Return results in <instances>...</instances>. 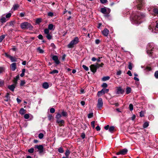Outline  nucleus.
Here are the masks:
<instances>
[{
    "label": "nucleus",
    "instance_id": "f257e3e1",
    "mask_svg": "<svg viewBox=\"0 0 158 158\" xmlns=\"http://www.w3.org/2000/svg\"><path fill=\"white\" fill-rule=\"evenodd\" d=\"M148 54L152 58L158 57V48L154 45L153 43L148 44L147 48Z\"/></svg>",
    "mask_w": 158,
    "mask_h": 158
},
{
    "label": "nucleus",
    "instance_id": "f03ea898",
    "mask_svg": "<svg viewBox=\"0 0 158 158\" xmlns=\"http://www.w3.org/2000/svg\"><path fill=\"white\" fill-rule=\"evenodd\" d=\"M146 17L145 13L140 12H137L132 16V23L133 24H139L144 20Z\"/></svg>",
    "mask_w": 158,
    "mask_h": 158
},
{
    "label": "nucleus",
    "instance_id": "7ed1b4c3",
    "mask_svg": "<svg viewBox=\"0 0 158 158\" xmlns=\"http://www.w3.org/2000/svg\"><path fill=\"white\" fill-rule=\"evenodd\" d=\"M21 28L23 29H29L31 30L33 29L32 26L30 23L27 22H25L21 23Z\"/></svg>",
    "mask_w": 158,
    "mask_h": 158
},
{
    "label": "nucleus",
    "instance_id": "20e7f679",
    "mask_svg": "<svg viewBox=\"0 0 158 158\" xmlns=\"http://www.w3.org/2000/svg\"><path fill=\"white\" fill-rule=\"evenodd\" d=\"M79 42V40L78 38V37H76L68 44L67 47L69 48H73L74 47V45L77 44Z\"/></svg>",
    "mask_w": 158,
    "mask_h": 158
},
{
    "label": "nucleus",
    "instance_id": "39448f33",
    "mask_svg": "<svg viewBox=\"0 0 158 158\" xmlns=\"http://www.w3.org/2000/svg\"><path fill=\"white\" fill-rule=\"evenodd\" d=\"M136 6L137 9L139 10H141L142 9L143 5L145 4V2L144 0H137L135 2Z\"/></svg>",
    "mask_w": 158,
    "mask_h": 158
},
{
    "label": "nucleus",
    "instance_id": "423d86ee",
    "mask_svg": "<svg viewBox=\"0 0 158 158\" xmlns=\"http://www.w3.org/2000/svg\"><path fill=\"white\" fill-rule=\"evenodd\" d=\"M152 9V13H151L152 14L154 15H156L158 14V7H157L156 6L154 7H151L148 9V10L149 12H151V9Z\"/></svg>",
    "mask_w": 158,
    "mask_h": 158
},
{
    "label": "nucleus",
    "instance_id": "0eeeda50",
    "mask_svg": "<svg viewBox=\"0 0 158 158\" xmlns=\"http://www.w3.org/2000/svg\"><path fill=\"white\" fill-rule=\"evenodd\" d=\"M100 11L103 14L107 15L110 12V10L109 8L104 7L101 9Z\"/></svg>",
    "mask_w": 158,
    "mask_h": 158
},
{
    "label": "nucleus",
    "instance_id": "6e6552de",
    "mask_svg": "<svg viewBox=\"0 0 158 158\" xmlns=\"http://www.w3.org/2000/svg\"><path fill=\"white\" fill-rule=\"evenodd\" d=\"M149 29L150 30H152V31L154 33H158V22L156 23L155 27L152 28V26L150 25L149 27Z\"/></svg>",
    "mask_w": 158,
    "mask_h": 158
},
{
    "label": "nucleus",
    "instance_id": "1a4fd4ad",
    "mask_svg": "<svg viewBox=\"0 0 158 158\" xmlns=\"http://www.w3.org/2000/svg\"><path fill=\"white\" fill-rule=\"evenodd\" d=\"M44 33L46 35V37L48 40H51L52 39V35L49 34V30L48 29H45L44 30Z\"/></svg>",
    "mask_w": 158,
    "mask_h": 158
},
{
    "label": "nucleus",
    "instance_id": "9d476101",
    "mask_svg": "<svg viewBox=\"0 0 158 158\" xmlns=\"http://www.w3.org/2000/svg\"><path fill=\"white\" fill-rule=\"evenodd\" d=\"M99 68V66H98V65L94 64H91L90 66V69L91 71L94 73H95L97 69Z\"/></svg>",
    "mask_w": 158,
    "mask_h": 158
},
{
    "label": "nucleus",
    "instance_id": "9b49d317",
    "mask_svg": "<svg viewBox=\"0 0 158 158\" xmlns=\"http://www.w3.org/2000/svg\"><path fill=\"white\" fill-rule=\"evenodd\" d=\"M116 94H123L124 92V90L121 87H118L116 88Z\"/></svg>",
    "mask_w": 158,
    "mask_h": 158
},
{
    "label": "nucleus",
    "instance_id": "f8f14e48",
    "mask_svg": "<svg viewBox=\"0 0 158 158\" xmlns=\"http://www.w3.org/2000/svg\"><path fill=\"white\" fill-rule=\"evenodd\" d=\"M127 151L128 150L127 149L124 148L121 150H120L119 152H117L116 154L117 155H124L127 154Z\"/></svg>",
    "mask_w": 158,
    "mask_h": 158
},
{
    "label": "nucleus",
    "instance_id": "ddd939ff",
    "mask_svg": "<svg viewBox=\"0 0 158 158\" xmlns=\"http://www.w3.org/2000/svg\"><path fill=\"white\" fill-rule=\"evenodd\" d=\"M35 148L38 150L40 153H41L44 152V147L43 145H36Z\"/></svg>",
    "mask_w": 158,
    "mask_h": 158
},
{
    "label": "nucleus",
    "instance_id": "4468645a",
    "mask_svg": "<svg viewBox=\"0 0 158 158\" xmlns=\"http://www.w3.org/2000/svg\"><path fill=\"white\" fill-rule=\"evenodd\" d=\"M103 106L102 99L101 98H99L98 100L97 107L98 108H101Z\"/></svg>",
    "mask_w": 158,
    "mask_h": 158
},
{
    "label": "nucleus",
    "instance_id": "2eb2a0df",
    "mask_svg": "<svg viewBox=\"0 0 158 158\" xmlns=\"http://www.w3.org/2000/svg\"><path fill=\"white\" fill-rule=\"evenodd\" d=\"M52 59L54 61L55 63L57 65L59 64L60 63L59 60H58V57L56 56H53L52 57Z\"/></svg>",
    "mask_w": 158,
    "mask_h": 158
},
{
    "label": "nucleus",
    "instance_id": "dca6fc26",
    "mask_svg": "<svg viewBox=\"0 0 158 158\" xmlns=\"http://www.w3.org/2000/svg\"><path fill=\"white\" fill-rule=\"evenodd\" d=\"M109 30L106 28H105L102 31V34L105 36L107 37L109 33Z\"/></svg>",
    "mask_w": 158,
    "mask_h": 158
},
{
    "label": "nucleus",
    "instance_id": "f3484780",
    "mask_svg": "<svg viewBox=\"0 0 158 158\" xmlns=\"http://www.w3.org/2000/svg\"><path fill=\"white\" fill-rule=\"evenodd\" d=\"M16 86V85L13 84L11 85L8 86V88L11 91L13 92L14 91V89Z\"/></svg>",
    "mask_w": 158,
    "mask_h": 158
},
{
    "label": "nucleus",
    "instance_id": "a211bd4d",
    "mask_svg": "<svg viewBox=\"0 0 158 158\" xmlns=\"http://www.w3.org/2000/svg\"><path fill=\"white\" fill-rule=\"evenodd\" d=\"M19 75H17L16 77L14 78V79L13 81V82L14 83V84L16 85L17 84V81L19 79Z\"/></svg>",
    "mask_w": 158,
    "mask_h": 158
},
{
    "label": "nucleus",
    "instance_id": "6ab92c4d",
    "mask_svg": "<svg viewBox=\"0 0 158 158\" xmlns=\"http://www.w3.org/2000/svg\"><path fill=\"white\" fill-rule=\"evenodd\" d=\"M64 121V120H59V119L56 120V123L58 124L60 127H61L63 125Z\"/></svg>",
    "mask_w": 158,
    "mask_h": 158
},
{
    "label": "nucleus",
    "instance_id": "aec40b11",
    "mask_svg": "<svg viewBox=\"0 0 158 158\" xmlns=\"http://www.w3.org/2000/svg\"><path fill=\"white\" fill-rule=\"evenodd\" d=\"M11 69L12 71H15L16 68V63H12L10 66Z\"/></svg>",
    "mask_w": 158,
    "mask_h": 158
},
{
    "label": "nucleus",
    "instance_id": "412c9836",
    "mask_svg": "<svg viewBox=\"0 0 158 158\" xmlns=\"http://www.w3.org/2000/svg\"><path fill=\"white\" fill-rule=\"evenodd\" d=\"M5 97L6 98L4 99V101L8 102L10 100V94L7 93L6 94Z\"/></svg>",
    "mask_w": 158,
    "mask_h": 158
},
{
    "label": "nucleus",
    "instance_id": "4be33fe9",
    "mask_svg": "<svg viewBox=\"0 0 158 158\" xmlns=\"http://www.w3.org/2000/svg\"><path fill=\"white\" fill-rule=\"evenodd\" d=\"M19 6L18 4H15L13 5L12 10L14 11H15L19 7Z\"/></svg>",
    "mask_w": 158,
    "mask_h": 158
},
{
    "label": "nucleus",
    "instance_id": "5701e85b",
    "mask_svg": "<svg viewBox=\"0 0 158 158\" xmlns=\"http://www.w3.org/2000/svg\"><path fill=\"white\" fill-rule=\"evenodd\" d=\"M42 86L44 89H47L49 87V85L47 82H45L43 83Z\"/></svg>",
    "mask_w": 158,
    "mask_h": 158
},
{
    "label": "nucleus",
    "instance_id": "b1692460",
    "mask_svg": "<svg viewBox=\"0 0 158 158\" xmlns=\"http://www.w3.org/2000/svg\"><path fill=\"white\" fill-rule=\"evenodd\" d=\"M26 110L23 108H21L19 110V113L21 115H23L26 113Z\"/></svg>",
    "mask_w": 158,
    "mask_h": 158
},
{
    "label": "nucleus",
    "instance_id": "393cba45",
    "mask_svg": "<svg viewBox=\"0 0 158 158\" xmlns=\"http://www.w3.org/2000/svg\"><path fill=\"white\" fill-rule=\"evenodd\" d=\"M131 89L130 87H127L126 89V94H129V93H130L131 92Z\"/></svg>",
    "mask_w": 158,
    "mask_h": 158
},
{
    "label": "nucleus",
    "instance_id": "a878e982",
    "mask_svg": "<svg viewBox=\"0 0 158 158\" xmlns=\"http://www.w3.org/2000/svg\"><path fill=\"white\" fill-rule=\"evenodd\" d=\"M7 20L8 19L4 17H2L0 19L1 22L2 23H5Z\"/></svg>",
    "mask_w": 158,
    "mask_h": 158
},
{
    "label": "nucleus",
    "instance_id": "bb28decb",
    "mask_svg": "<svg viewBox=\"0 0 158 158\" xmlns=\"http://www.w3.org/2000/svg\"><path fill=\"white\" fill-rule=\"evenodd\" d=\"M109 89H107L103 88L102 89V92H103V94L108 93Z\"/></svg>",
    "mask_w": 158,
    "mask_h": 158
},
{
    "label": "nucleus",
    "instance_id": "cd10ccee",
    "mask_svg": "<svg viewBox=\"0 0 158 158\" xmlns=\"http://www.w3.org/2000/svg\"><path fill=\"white\" fill-rule=\"evenodd\" d=\"M110 79V77L109 76H106L103 77L102 78V80L103 81H105L109 80Z\"/></svg>",
    "mask_w": 158,
    "mask_h": 158
},
{
    "label": "nucleus",
    "instance_id": "c85d7f7f",
    "mask_svg": "<svg viewBox=\"0 0 158 158\" xmlns=\"http://www.w3.org/2000/svg\"><path fill=\"white\" fill-rule=\"evenodd\" d=\"M114 129V126L110 127L109 129V131L111 133H113Z\"/></svg>",
    "mask_w": 158,
    "mask_h": 158
},
{
    "label": "nucleus",
    "instance_id": "c756f323",
    "mask_svg": "<svg viewBox=\"0 0 158 158\" xmlns=\"http://www.w3.org/2000/svg\"><path fill=\"white\" fill-rule=\"evenodd\" d=\"M58 70H54L53 71L50 72L49 74H54L55 73H58Z\"/></svg>",
    "mask_w": 158,
    "mask_h": 158
},
{
    "label": "nucleus",
    "instance_id": "7c9ffc66",
    "mask_svg": "<svg viewBox=\"0 0 158 158\" xmlns=\"http://www.w3.org/2000/svg\"><path fill=\"white\" fill-rule=\"evenodd\" d=\"M37 50L40 53H43L44 52V50L41 48L40 47H38L37 48Z\"/></svg>",
    "mask_w": 158,
    "mask_h": 158
},
{
    "label": "nucleus",
    "instance_id": "2f4dec72",
    "mask_svg": "<svg viewBox=\"0 0 158 158\" xmlns=\"http://www.w3.org/2000/svg\"><path fill=\"white\" fill-rule=\"evenodd\" d=\"M58 151L60 153H63L64 152V150L63 149V148L62 147H60L58 149Z\"/></svg>",
    "mask_w": 158,
    "mask_h": 158
},
{
    "label": "nucleus",
    "instance_id": "473e14b6",
    "mask_svg": "<svg viewBox=\"0 0 158 158\" xmlns=\"http://www.w3.org/2000/svg\"><path fill=\"white\" fill-rule=\"evenodd\" d=\"M54 27V26L52 24H49L48 26V29L52 30L53 29Z\"/></svg>",
    "mask_w": 158,
    "mask_h": 158
},
{
    "label": "nucleus",
    "instance_id": "72a5a7b5",
    "mask_svg": "<svg viewBox=\"0 0 158 158\" xmlns=\"http://www.w3.org/2000/svg\"><path fill=\"white\" fill-rule=\"evenodd\" d=\"M61 117V115L59 113H58L56 115V118L57 119H59Z\"/></svg>",
    "mask_w": 158,
    "mask_h": 158
},
{
    "label": "nucleus",
    "instance_id": "f704fd0d",
    "mask_svg": "<svg viewBox=\"0 0 158 158\" xmlns=\"http://www.w3.org/2000/svg\"><path fill=\"white\" fill-rule=\"evenodd\" d=\"M103 94V92H102V90L98 92L97 95L98 97L102 96Z\"/></svg>",
    "mask_w": 158,
    "mask_h": 158
},
{
    "label": "nucleus",
    "instance_id": "c9c22d12",
    "mask_svg": "<svg viewBox=\"0 0 158 158\" xmlns=\"http://www.w3.org/2000/svg\"><path fill=\"white\" fill-rule=\"evenodd\" d=\"M10 60L11 62H15L16 61V59L14 57L11 56L10 58Z\"/></svg>",
    "mask_w": 158,
    "mask_h": 158
},
{
    "label": "nucleus",
    "instance_id": "e433bc0d",
    "mask_svg": "<svg viewBox=\"0 0 158 158\" xmlns=\"http://www.w3.org/2000/svg\"><path fill=\"white\" fill-rule=\"evenodd\" d=\"M149 125L148 123V122H146L143 124V127L144 128L147 127Z\"/></svg>",
    "mask_w": 158,
    "mask_h": 158
},
{
    "label": "nucleus",
    "instance_id": "4c0bfd02",
    "mask_svg": "<svg viewBox=\"0 0 158 158\" xmlns=\"http://www.w3.org/2000/svg\"><path fill=\"white\" fill-rule=\"evenodd\" d=\"M62 115L64 117H66L67 116V113L66 112L63 111L61 113Z\"/></svg>",
    "mask_w": 158,
    "mask_h": 158
},
{
    "label": "nucleus",
    "instance_id": "58836bf2",
    "mask_svg": "<svg viewBox=\"0 0 158 158\" xmlns=\"http://www.w3.org/2000/svg\"><path fill=\"white\" fill-rule=\"evenodd\" d=\"M25 72V69H24L22 70V73L20 74V76L21 77H23L24 75Z\"/></svg>",
    "mask_w": 158,
    "mask_h": 158
},
{
    "label": "nucleus",
    "instance_id": "ea45409f",
    "mask_svg": "<svg viewBox=\"0 0 158 158\" xmlns=\"http://www.w3.org/2000/svg\"><path fill=\"white\" fill-rule=\"evenodd\" d=\"M70 153V152L69 150H67L66 151V152L65 153V155L66 157H68V156L69 155Z\"/></svg>",
    "mask_w": 158,
    "mask_h": 158
},
{
    "label": "nucleus",
    "instance_id": "a19ab883",
    "mask_svg": "<svg viewBox=\"0 0 158 158\" xmlns=\"http://www.w3.org/2000/svg\"><path fill=\"white\" fill-rule=\"evenodd\" d=\"M5 37V35H2L0 36V43L1 42Z\"/></svg>",
    "mask_w": 158,
    "mask_h": 158
},
{
    "label": "nucleus",
    "instance_id": "79ce46f5",
    "mask_svg": "<svg viewBox=\"0 0 158 158\" xmlns=\"http://www.w3.org/2000/svg\"><path fill=\"white\" fill-rule=\"evenodd\" d=\"M11 14L10 13H8L7 14H6V18L8 19L9 18H10V17L11 16Z\"/></svg>",
    "mask_w": 158,
    "mask_h": 158
},
{
    "label": "nucleus",
    "instance_id": "37998d69",
    "mask_svg": "<svg viewBox=\"0 0 158 158\" xmlns=\"http://www.w3.org/2000/svg\"><path fill=\"white\" fill-rule=\"evenodd\" d=\"M41 22V19L38 18L36 20L35 22L37 24H39Z\"/></svg>",
    "mask_w": 158,
    "mask_h": 158
},
{
    "label": "nucleus",
    "instance_id": "c03bdc74",
    "mask_svg": "<svg viewBox=\"0 0 158 158\" xmlns=\"http://www.w3.org/2000/svg\"><path fill=\"white\" fill-rule=\"evenodd\" d=\"M15 22L14 21H11L10 22L9 25L11 26L14 27V24H15Z\"/></svg>",
    "mask_w": 158,
    "mask_h": 158
},
{
    "label": "nucleus",
    "instance_id": "a18cd8bd",
    "mask_svg": "<svg viewBox=\"0 0 158 158\" xmlns=\"http://www.w3.org/2000/svg\"><path fill=\"white\" fill-rule=\"evenodd\" d=\"M34 151V149L33 148H31L29 149L28 150V152L31 153H33Z\"/></svg>",
    "mask_w": 158,
    "mask_h": 158
},
{
    "label": "nucleus",
    "instance_id": "49530a36",
    "mask_svg": "<svg viewBox=\"0 0 158 158\" xmlns=\"http://www.w3.org/2000/svg\"><path fill=\"white\" fill-rule=\"evenodd\" d=\"M93 113H89L88 114V117L89 118H90L93 117Z\"/></svg>",
    "mask_w": 158,
    "mask_h": 158
},
{
    "label": "nucleus",
    "instance_id": "de8ad7c7",
    "mask_svg": "<svg viewBox=\"0 0 158 158\" xmlns=\"http://www.w3.org/2000/svg\"><path fill=\"white\" fill-rule=\"evenodd\" d=\"M129 108L130 111H131L133 110V105L132 104H130L129 105Z\"/></svg>",
    "mask_w": 158,
    "mask_h": 158
},
{
    "label": "nucleus",
    "instance_id": "09e8293b",
    "mask_svg": "<svg viewBox=\"0 0 158 158\" xmlns=\"http://www.w3.org/2000/svg\"><path fill=\"white\" fill-rule=\"evenodd\" d=\"M26 83V82L25 80H22L21 81V83H20V85L21 86H23L24 85H25Z\"/></svg>",
    "mask_w": 158,
    "mask_h": 158
},
{
    "label": "nucleus",
    "instance_id": "8fccbe9b",
    "mask_svg": "<svg viewBox=\"0 0 158 158\" xmlns=\"http://www.w3.org/2000/svg\"><path fill=\"white\" fill-rule=\"evenodd\" d=\"M82 67L86 71H88L89 70V68L88 67L86 66V65H82Z\"/></svg>",
    "mask_w": 158,
    "mask_h": 158
},
{
    "label": "nucleus",
    "instance_id": "3c124183",
    "mask_svg": "<svg viewBox=\"0 0 158 158\" xmlns=\"http://www.w3.org/2000/svg\"><path fill=\"white\" fill-rule=\"evenodd\" d=\"M44 134L42 133H40L39 134V138L40 139H42L44 137Z\"/></svg>",
    "mask_w": 158,
    "mask_h": 158
},
{
    "label": "nucleus",
    "instance_id": "603ef678",
    "mask_svg": "<svg viewBox=\"0 0 158 158\" xmlns=\"http://www.w3.org/2000/svg\"><path fill=\"white\" fill-rule=\"evenodd\" d=\"M25 13L24 12L20 13L19 14V16L21 17H23L25 16Z\"/></svg>",
    "mask_w": 158,
    "mask_h": 158
},
{
    "label": "nucleus",
    "instance_id": "864d4df0",
    "mask_svg": "<svg viewBox=\"0 0 158 158\" xmlns=\"http://www.w3.org/2000/svg\"><path fill=\"white\" fill-rule=\"evenodd\" d=\"M101 86L103 88H106L107 87V85L106 83H103Z\"/></svg>",
    "mask_w": 158,
    "mask_h": 158
},
{
    "label": "nucleus",
    "instance_id": "5fc2aeb1",
    "mask_svg": "<svg viewBox=\"0 0 158 158\" xmlns=\"http://www.w3.org/2000/svg\"><path fill=\"white\" fill-rule=\"evenodd\" d=\"M48 16L52 17L53 16V13L51 12H49L48 13Z\"/></svg>",
    "mask_w": 158,
    "mask_h": 158
},
{
    "label": "nucleus",
    "instance_id": "6e6d98bb",
    "mask_svg": "<svg viewBox=\"0 0 158 158\" xmlns=\"http://www.w3.org/2000/svg\"><path fill=\"white\" fill-rule=\"evenodd\" d=\"M95 123V122L94 121H92L91 122V126L93 128H94L95 127V125H94Z\"/></svg>",
    "mask_w": 158,
    "mask_h": 158
},
{
    "label": "nucleus",
    "instance_id": "4d7b16f0",
    "mask_svg": "<svg viewBox=\"0 0 158 158\" xmlns=\"http://www.w3.org/2000/svg\"><path fill=\"white\" fill-rule=\"evenodd\" d=\"M128 68L130 70L132 69V64L130 62L129 63Z\"/></svg>",
    "mask_w": 158,
    "mask_h": 158
},
{
    "label": "nucleus",
    "instance_id": "13d9d810",
    "mask_svg": "<svg viewBox=\"0 0 158 158\" xmlns=\"http://www.w3.org/2000/svg\"><path fill=\"white\" fill-rule=\"evenodd\" d=\"M50 113H53L55 112V110L54 108H52L50 109Z\"/></svg>",
    "mask_w": 158,
    "mask_h": 158
},
{
    "label": "nucleus",
    "instance_id": "bf43d9fd",
    "mask_svg": "<svg viewBox=\"0 0 158 158\" xmlns=\"http://www.w3.org/2000/svg\"><path fill=\"white\" fill-rule=\"evenodd\" d=\"M24 118L26 119H28L29 118V115L28 114H26L24 115Z\"/></svg>",
    "mask_w": 158,
    "mask_h": 158
},
{
    "label": "nucleus",
    "instance_id": "052dcab7",
    "mask_svg": "<svg viewBox=\"0 0 158 158\" xmlns=\"http://www.w3.org/2000/svg\"><path fill=\"white\" fill-rule=\"evenodd\" d=\"M4 71V69L3 67H0V73H2Z\"/></svg>",
    "mask_w": 158,
    "mask_h": 158
},
{
    "label": "nucleus",
    "instance_id": "680f3d73",
    "mask_svg": "<svg viewBox=\"0 0 158 158\" xmlns=\"http://www.w3.org/2000/svg\"><path fill=\"white\" fill-rule=\"evenodd\" d=\"M81 136L83 139H84L85 138V135L84 133H82L81 134Z\"/></svg>",
    "mask_w": 158,
    "mask_h": 158
},
{
    "label": "nucleus",
    "instance_id": "e2e57ef3",
    "mask_svg": "<svg viewBox=\"0 0 158 158\" xmlns=\"http://www.w3.org/2000/svg\"><path fill=\"white\" fill-rule=\"evenodd\" d=\"M100 2L104 4L106 3L107 2V0H100Z\"/></svg>",
    "mask_w": 158,
    "mask_h": 158
},
{
    "label": "nucleus",
    "instance_id": "0e129e2a",
    "mask_svg": "<svg viewBox=\"0 0 158 158\" xmlns=\"http://www.w3.org/2000/svg\"><path fill=\"white\" fill-rule=\"evenodd\" d=\"M155 76L156 78H158V71H156L155 72Z\"/></svg>",
    "mask_w": 158,
    "mask_h": 158
},
{
    "label": "nucleus",
    "instance_id": "69168bd1",
    "mask_svg": "<svg viewBox=\"0 0 158 158\" xmlns=\"http://www.w3.org/2000/svg\"><path fill=\"white\" fill-rule=\"evenodd\" d=\"M97 65H98V66H99V67H102L103 65H104V64L102 63H101V64H99L98 63H97Z\"/></svg>",
    "mask_w": 158,
    "mask_h": 158
},
{
    "label": "nucleus",
    "instance_id": "338daca9",
    "mask_svg": "<svg viewBox=\"0 0 158 158\" xmlns=\"http://www.w3.org/2000/svg\"><path fill=\"white\" fill-rule=\"evenodd\" d=\"M100 42V40L99 39H96L95 40V44H98Z\"/></svg>",
    "mask_w": 158,
    "mask_h": 158
},
{
    "label": "nucleus",
    "instance_id": "774afa93",
    "mask_svg": "<svg viewBox=\"0 0 158 158\" xmlns=\"http://www.w3.org/2000/svg\"><path fill=\"white\" fill-rule=\"evenodd\" d=\"M38 38L40 40H42L43 39V36L41 34H40L38 35Z\"/></svg>",
    "mask_w": 158,
    "mask_h": 158
}]
</instances>
